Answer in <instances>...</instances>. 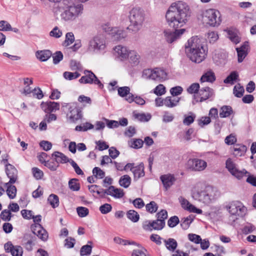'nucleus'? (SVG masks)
<instances>
[{"label":"nucleus","mask_w":256,"mask_h":256,"mask_svg":"<svg viewBox=\"0 0 256 256\" xmlns=\"http://www.w3.org/2000/svg\"><path fill=\"white\" fill-rule=\"evenodd\" d=\"M104 193L116 198H120L124 195L122 189L116 188L114 186H110L107 190H105Z\"/></svg>","instance_id":"obj_21"},{"label":"nucleus","mask_w":256,"mask_h":256,"mask_svg":"<svg viewBox=\"0 0 256 256\" xmlns=\"http://www.w3.org/2000/svg\"><path fill=\"white\" fill-rule=\"evenodd\" d=\"M244 88L240 84H236L234 88V94L236 97L240 98L244 92Z\"/></svg>","instance_id":"obj_48"},{"label":"nucleus","mask_w":256,"mask_h":256,"mask_svg":"<svg viewBox=\"0 0 256 256\" xmlns=\"http://www.w3.org/2000/svg\"><path fill=\"white\" fill-rule=\"evenodd\" d=\"M138 248L133 250L132 256H146V250L143 247L137 244Z\"/></svg>","instance_id":"obj_44"},{"label":"nucleus","mask_w":256,"mask_h":256,"mask_svg":"<svg viewBox=\"0 0 256 256\" xmlns=\"http://www.w3.org/2000/svg\"><path fill=\"white\" fill-rule=\"evenodd\" d=\"M52 156L55 158V160L58 164L59 163H66L70 161L64 154L59 152H54Z\"/></svg>","instance_id":"obj_32"},{"label":"nucleus","mask_w":256,"mask_h":256,"mask_svg":"<svg viewBox=\"0 0 256 256\" xmlns=\"http://www.w3.org/2000/svg\"><path fill=\"white\" fill-rule=\"evenodd\" d=\"M142 76L159 82H162L167 78V74L165 70L158 68L146 69L143 71Z\"/></svg>","instance_id":"obj_9"},{"label":"nucleus","mask_w":256,"mask_h":256,"mask_svg":"<svg viewBox=\"0 0 256 256\" xmlns=\"http://www.w3.org/2000/svg\"><path fill=\"white\" fill-rule=\"evenodd\" d=\"M106 126L110 128H118L119 126H126L128 124V121L126 118H122L119 121L108 120L105 119Z\"/></svg>","instance_id":"obj_22"},{"label":"nucleus","mask_w":256,"mask_h":256,"mask_svg":"<svg viewBox=\"0 0 256 256\" xmlns=\"http://www.w3.org/2000/svg\"><path fill=\"white\" fill-rule=\"evenodd\" d=\"M131 178L128 175H124L122 176L119 180V184L120 186L127 188L130 184Z\"/></svg>","instance_id":"obj_40"},{"label":"nucleus","mask_w":256,"mask_h":256,"mask_svg":"<svg viewBox=\"0 0 256 256\" xmlns=\"http://www.w3.org/2000/svg\"><path fill=\"white\" fill-rule=\"evenodd\" d=\"M144 164L142 163L136 166L133 168L132 173L134 180H138L144 176Z\"/></svg>","instance_id":"obj_29"},{"label":"nucleus","mask_w":256,"mask_h":256,"mask_svg":"<svg viewBox=\"0 0 256 256\" xmlns=\"http://www.w3.org/2000/svg\"><path fill=\"white\" fill-rule=\"evenodd\" d=\"M146 208L148 212L154 213L157 210L158 206L154 202L152 201L146 206Z\"/></svg>","instance_id":"obj_58"},{"label":"nucleus","mask_w":256,"mask_h":256,"mask_svg":"<svg viewBox=\"0 0 256 256\" xmlns=\"http://www.w3.org/2000/svg\"><path fill=\"white\" fill-rule=\"evenodd\" d=\"M85 76L81 77L79 80V82L81 84H94L98 86L100 88H104V84L101 82L98 79L97 76L94 74L90 70H86L84 72Z\"/></svg>","instance_id":"obj_10"},{"label":"nucleus","mask_w":256,"mask_h":256,"mask_svg":"<svg viewBox=\"0 0 256 256\" xmlns=\"http://www.w3.org/2000/svg\"><path fill=\"white\" fill-rule=\"evenodd\" d=\"M92 172L94 176L98 178H102L105 175L104 172L98 167H95L92 170Z\"/></svg>","instance_id":"obj_64"},{"label":"nucleus","mask_w":256,"mask_h":256,"mask_svg":"<svg viewBox=\"0 0 256 256\" xmlns=\"http://www.w3.org/2000/svg\"><path fill=\"white\" fill-rule=\"evenodd\" d=\"M248 42H246L240 48H236L238 53V62H242L246 58L248 54Z\"/></svg>","instance_id":"obj_20"},{"label":"nucleus","mask_w":256,"mask_h":256,"mask_svg":"<svg viewBox=\"0 0 256 256\" xmlns=\"http://www.w3.org/2000/svg\"><path fill=\"white\" fill-rule=\"evenodd\" d=\"M114 241L117 244H121L123 246H126L128 244H134L136 243L134 242H130L126 240H124L120 237H115L114 238Z\"/></svg>","instance_id":"obj_55"},{"label":"nucleus","mask_w":256,"mask_h":256,"mask_svg":"<svg viewBox=\"0 0 256 256\" xmlns=\"http://www.w3.org/2000/svg\"><path fill=\"white\" fill-rule=\"evenodd\" d=\"M212 90L210 88H202L196 94L194 95V98L196 102H202L208 99L212 95Z\"/></svg>","instance_id":"obj_16"},{"label":"nucleus","mask_w":256,"mask_h":256,"mask_svg":"<svg viewBox=\"0 0 256 256\" xmlns=\"http://www.w3.org/2000/svg\"><path fill=\"white\" fill-rule=\"evenodd\" d=\"M159 101H160V102L162 103V104H164V106L172 108L176 106L174 101L172 99L171 96H167L164 99H162L160 98L156 99V104H158Z\"/></svg>","instance_id":"obj_35"},{"label":"nucleus","mask_w":256,"mask_h":256,"mask_svg":"<svg viewBox=\"0 0 256 256\" xmlns=\"http://www.w3.org/2000/svg\"><path fill=\"white\" fill-rule=\"evenodd\" d=\"M134 118L141 122H146L151 118V116L149 113H136L134 115Z\"/></svg>","instance_id":"obj_38"},{"label":"nucleus","mask_w":256,"mask_h":256,"mask_svg":"<svg viewBox=\"0 0 256 256\" xmlns=\"http://www.w3.org/2000/svg\"><path fill=\"white\" fill-rule=\"evenodd\" d=\"M70 115L68 114L67 117L70 122H75L82 118L81 113H70Z\"/></svg>","instance_id":"obj_50"},{"label":"nucleus","mask_w":256,"mask_h":256,"mask_svg":"<svg viewBox=\"0 0 256 256\" xmlns=\"http://www.w3.org/2000/svg\"><path fill=\"white\" fill-rule=\"evenodd\" d=\"M105 48V41L100 36H96L89 42V49L94 51L104 50Z\"/></svg>","instance_id":"obj_13"},{"label":"nucleus","mask_w":256,"mask_h":256,"mask_svg":"<svg viewBox=\"0 0 256 256\" xmlns=\"http://www.w3.org/2000/svg\"><path fill=\"white\" fill-rule=\"evenodd\" d=\"M202 20L211 26H218L222 22L220 12L215 9H208L202 12Z\"/></svg>","instance_id":"obj_6"},{"label":"nucleus","mask_w":256,"mask_h":256,"mask_svg":"<svg viewBox=\"0 0 256 256\" xmlns=\"http://www.w3.org/2000/svg\"><path fill=\"white\" fill-rule=\"evenodd\" d=\"M164 242L166 248L170 252H174L176 248V241L173 238L164 240Z\"/></svg>","instance_id":"obj_43"},{"label":"nucleus","mask_w":256,"mask_h":256,"mask_svg":"<svg viewBox=\"0 0 256 256\" xmlns=\"http://www.w3.org/2000/svg\"><path fill=\"white\" fill-rule=\"evenodd\" d=\"M136 132V130L135 128L132 126H130L125 130L124 134L125 136L130 138L134 136Z\"/></svg>","instance_id":"obj_51"},{"label":"nucleus","mask_w":256,"mask_h":256,"mask_svg":"<svg viewBox=\"0 0 256 256\" xmlns=\"http://www.w3.org/2000/svg\"><path fill=\"white\" fill-rule=\"evenodd\" d=\"M238 75L237 72L234 71L232 72L224 80L225 84H233L234 82L238 78Z\"/></svg>","instance_id":"obj_46"},{"label":"nucleus","mask_w":256,"mask_h":256,"mask_svg":"<svg viewBox=\"0 0 256 256\" xmlns=\"http://www.w3.org/2000/svg\"><path fill=\"white\" fill-rule=\"evenodd\" d=\"M166 92V88L162 84H158L154 90V93L157 96H162Z\"/></svg>","instance_id":"obj_61"},{"label":"nucleus","mask_w":256,"mask_h":256,"mask_svg":"<svg viewBox=\"0 0 256 256\" xmlns=\"http://www.w3.org/2000/svg\"><path fill=\"white\" fill-rule=\"evenodd\" d=\"M186 52L188 57L193 62L200 63L206 58L207 48L202 40L198 36L190 38L185 46Z\"/></svg>","instance_id":"obj_2"},{"label":"nucleus","mask_w":256,"mask_h":256,"mask_svg":"<svg viewBox=\"0 0 256 256\" xmlns=\"http://www.w3.org/2000/svg\"><path fill=\"white\" fill-rule=\"evenodd\" d=\"M80 74L78 72H65L63 74L64 78L68 80H72L78 78Z\"/></svg>","instance_id":"obj_49"},{"label":"nucleus","mask_w":256,"mask_h":256,"mask_svg":"<svg viewBox=\"0 0 256 256\" xmlns=\"http://www.w3.org/2000/svg\"><path fill=\"white\" fill-rule=\"evenodd\" d=\"M31 229L32 232L43 241H46L48 238V233L45 229L39 224H34L32 225Z\"/></svg>","instance_id":"obj_14"},{"label":"nucleus","mask_w":256,"mask_h":256,"mask_svg":"<svg viewBox=\"0 0 256 256\" xmlns=\"http://www.w3.org/2000/svg\"><path fill=\"white\" fill-rule=\"evenodd\" d=\"M63 54L60 51H56L52 56L53 63L54 64H58L63 59Z\"/></svg>","instance_id":"obj_56"},{"label":"nucleus","mask_w":256,"mask_h":256,"mask_svg":"<svg viewBox=\"0 0 256 256\" xmlns=\"http://www.w3.org/2000/svg\"><path fill=\"white\" fill-rule=\"evenodd\" d=\"M227 210L230 214V220L235 222L238 218L244 216L247 212V208L244 204L238 201L233 202L226 206Z\"/></svg>","instance_id":"obj_5"},{"label":"nucleus","mask_w":256,"mask_h":256,"mask_svg":"<svg viewBox=\"0 0 256 256\" xmlns=\"http://www.w3.org/2000/svg\"><path fill=\"white\" fill-rule=\"evenodd\" d=\"M160 179L166 190L172 186L174 182V176L170 174L162 175Z\"/></svg>","instance_id":"obj_24"},{"label":"nucleus","mask_w":256,"mask_h":256,"mask_svg":"<svg viewBox=\"0 0 256 256\" xmlns=\"http://www.w3.org/2000/svg\"><path fill=\"white\" fill-rule=\"evenodd\" d=\"M11 25L6 20L0 21V31H10Z\"/></svg>","instance_id":"obj_63"},{"label":"nucleus","mask_w":256,"mask_h":256,"mask_svg":"<svg viewBox=\"0 0 256 256\" xmlns=\"http://www.w3.org/2000/svg\"><path fill=\"white\" fill-rule=\"evenodd\" d=\"M192 198L204 206H208L212 203L218 196V191L214 187L206 186L201 181L192 186L190 189Z\"/></svg>","instance_id":"obj_1"},{"label":"nucleus","mask_w":256,"mask_h":256,"mask_svg":"<svg viewBox=\"0 0 256 256\" xmlns=\"http://www.w3.org/2000/svg\"><path fill=\"white\" fill-rule=\"evenodd\" d=\"M48 200L52 208H55L58 206L59 199L56 195L51 194L48 196Z\"/></svg>","instance_id":"obj_42"},{"label":"nucleus","mask_w":256,"mask_h":256,"mask_svg":"<svg viewBox=\"0 0 256 256\" xmlns=\"http://www.w3.org/2000/svg\"><path fill=\"white\" fill-rule=\"evenodd\" d=\"M153 230H160L163 228L165 226V222L162 220L157 219L156 220L152 221Z\"/></svg>","instance_id":"obj_47"},{"label":"nucleus","mask_w":256,"mask_h":256,"mask_svg":"<svg viewBox=\"0 0 256 256\" xmlns=\"http://www.w3.org/2000/svg\"><path fill=\"white\" fill-rule=\"evenodd\" d=\"M227 33L228 38L234 43L236 44L240 42V38L238 31L228 30L227 31Z\"/></svg>","instance_id":"obj_33"},{"label":"nucleus","mask_w":256,"mask_h":256,"mask_svg":"<svg viewBox=\"0 0 256 256\" xmlns=\"http://www.w3.org/2000/svg\"><path fill=\"white\" fill-rule=\"evenodd\" d=\"M187 166L192 171L202 172L207 167V162L202 159L190 158L187 162Z\"/></svg>","instance_id":"obj_11"},{"label":"nucleus","mask_w":256,"mask_h":256,"mask_svg":"<svg viewBox=\"0 0 256 256\" xmlns=\"http://www.w3.org/2000/svg\"><path fill=\"white\" fill-rule=\"evenodd\" d=\"M69 188L74 191L78 190L80 189V184L76 179H72L68 182Z\"/></svg>","instance_id":"obj_59"},{"label":"nucleus","mask_w":256,"mask_h":256,"mask_svg":"<svg viewBox=\"0 0 256 256\" xmlns=\"http://www.w3.org/2000/svg\"><path fill=\"white\" fill-rule=\"evenodd\" d=\"M226 168L229 172L234 176L238 179L242 178L247 173V171L245 170H239L236 166L235 164L232 161L230 158H228L226 161Z\"/></svg>","instance_id":"obj_12"},{"label":"nucleus","mask_w":256,"mask_h":256,"mask_svg":"<svg viewBox=\"0 0 256 256\" xmlns=\"http://www.w3.org/2000/svg\"><path fill=\"white\" fill-rule=\"evenodd\" d=\"M114 50L117 54L118 56H119L122 60L126 59L128 58L129 52L126 47L123 46L121 45H118L114 48Z\"/></svg>","instance_id":"obj_27"},{"label":"nucleus","mask_w":256,"mask_h":256,"mask_svg":"<svg viewBox=\"0 0 256 256\" xmlns=\"http://www.w3.org/2000/svg\"><path fill=\"white\" fill-rule=\"evenodd\" d=\"M190 16L188 6L182 2L177 3V26L185 24Z\"/></svg>","instance_id":"obj_8"},{"label":"nucleus","mask_w":256,"mask_h":256,"mask_svg":"<svg viewBox=\"0 0 256 256\" xmlns=\"http://www.w3.org/2000/svg\"><path fill=\"white\" fill-rule=\"evenodd\" d=\"M128 58H129L130 62L133 66H136L140 62V56L135 51L129 52Z\"/></svg>","instance_id":"obj_37"},{"label":"nucleus","mask_w":256,"mask_h":256,"mask_svg":"<svg viewBox=\"0 0 256 256\" xmlns=\"http://www.w3.org/2000/svg\"><path fill=\"white\" fill-rule=\"evenodd\" d=\"M208 40L210 43L216 42L218 38V34L214 32H209L206 36Z\"/></svg>","instance_id":"obj_53"},{"label":"nucleus","mask_w":256,"mask_h":256,"mask_svg":"<svg viewBox=\"0 0 256 256\" xmlns=\"http://www.w3.org/2000/svg\"><path fill=\"white\" fill-rule=\"evenodd\" d=\"M246 146L242 144H236L233 148V154L236 156H241L244 154L246 151Z\"/></svg>","instance_id":"obj_31"},{"label":"nucleus","mask_w":256,"mask_h":256,"mask_svg":"<svg viewBox=\"0 0 256 256\" xmlns=\"http://www.w3.org/2000/svg\"><path fill=\"white\" fill-rule=\"evenodd\" d=\"M6 172L7 176L10 178V182H15L18 178V170L12 164H6Z\"/></svg>","instance_id":"obj_19"},{"label":"nucleus","mask_w":256,"mask_h":256,"mask_svg":"<svg viewBox=\"0 0 256 256\" xmlns=\"http://www.w3.org/2000/svg\"><path fill=\"white\" fill-rule=\"evenodd\" d=\"M33 176L36 180L41 179L43 176L44 173L42 170L37 168H33L32 170Z\"/></svg>","instance_id":"obj_60"},{"label":"nucleus","mask_w":256,"mask_h":256,"mask_svg":"<svg viewBox=\"0 0 256 256\" xmlns=\"http://www.w3.org/2000/svg\"><path fill=\"white\" fill-rule=\"evenodd\" d=\"M40 107L44 112H52L53 111L58 110L60 109V104L57 102L48 101L46 102H42L40 104Z\"/></svg>","instance_id":"obj_18"},{"label":"nucleus","mask_w":256,"mask_h":256,"mask_svg":"<svg viewBox=\"0 0 256 256\" xmlns=\"http://www.w3.org/2000/svg\"><path fill=\"white\" fill-rule=\"evenodd\" d=\"M126 100L129 103L134 102L136 104L143 105L145 104V100L140 96H134V94H130V96L126 98Z\"/></svg>","instance_id":"obj_36"},{"label":"nucleus","mask_w":256,"mask_h":256,"mask_svg":"<svg viewBox=\"0 0 256 256\" xmlns=\"http://www.w3.org/2000/svg\"><path fill=\"white\" fill-rule=\"evenodd\" d=\"M74 42V36L73 32H68L66 34L64 44L66 46H70Z\"/></svg>","instance_id":"obj_57"},{"label":"nucleus","mask_w":256,"mask_h":256,"mask_svg":"<svg viewBox=\"0 0 256 256\" xmlns=\"http://www.w3.org/2000/svg\"><path fill=\"white\" fill-rule=\"evenodd\" d=\"M76 212L80 217L84 218L86 216L89 214V210L88 208L79 206L76 208Z\"/></svg>","instance_id":"obj_54"},{"label":"nucleus","mask_w":256,"mask_h":256,"mask_svg":"<svg viewBox=\"0 0 256 256\" xmlns=\"http://www.w3.org/2000/svg\"><path fill=\"white\" fill-rule=\"evenodd\" d=\"M77 102L62 103V110L66 112H82L81 108L78 106Z\"/></svg>","instance_id":"obj_23"},{"label":"nucleus","mask_w":256,"mask_h":256,"mask_svg":"<svg viewBox=\"0 0 256 256\" xmlns=\"http://www.w3.org/2000/svg\"><path fill=\"white\" fill-rule=\"evenodd\" d=\"M127 218L134 222H136L140 219L138 214L134 210H129L126 213Z\"/></svg>","instance_id":"obj_39"},{"label":"nucleus","mask_w":256,"mask_h":256,"mask_svg":"<svg viewBox=\"0 0 256 256\" xmlns=\"http://www.w3.org/2000/svg\"><path fill=\"white\" fill-rule=\"evenodd\" d=\"M176 2L172 3L167 10L166 18L170 26L172 27V30H166L164 31V34L166 40L168 43H172L176 40V28L175 22L176 21Z\"/></svg>","instance_id":"obj_3"},{"label":"nucleus","mask_w":256,"mask_h":256,"mask_svg":"<svg viewBox=\"0 0 256 256\" xmlns=\"http://www.w3.org/2000/svg\"><path fill=\"white\" fill-rule=\"evenodd\" d=\"M14 183L8 182L4 184V186L7 188L6 190L7 195L10 199H14L16 196L17 191L16 187L12 184Z\"/></svg>","instance_id":"obj_30"},{"label":"nucleus","mask_w":256,"mask_h":256,"mask_svg":"<svg viewBox=\"0 0 256 256\" xmlns=\"http://www.w3.org/2000/svg\"><path fill=\"white\" fill-rule=\"evenodd\" d=\"M4 250L7 252H10L12 256H22V248L19 246H14L12 242H8L4 246Z\"/></svg>","instance_id":"obj_17"},{"label":"nucleus","mask_w":256,"mask_h":256,"mask_svg":"<svg viewBox=\"0 0 256 256\" xmlns=\"http://www.w3.org/2000/svg\"><path fill=\"white\" fill-rule=\"evenodd\" d=\"M143 144L144 141L140 138H132L128 141V146L134 149L141 148Z\"/></svg>","instance_id":"obj_34"},{"label":"nucleus","mask_w":256,"mask_h":256,"mask_svg":"<svg viewBox=\"0 0 256 256\" xmlns=\"http://www.w3.org/2000/svg\"><path fill=\"white\" fill-rule=\"evenodd\" d=\"M128 17L130 24L128 29L138 32L142 28L144 20V11L139 7L134 8L130 12Z\"/></svg>","instance_id":"obj_4"},{"label":"nucleus","mask_w":256,"mask_h":256,"mask_svg":"<svg viewBox=\"0 0 256 256\" xmlns=\"http://www.w3.org/2000/svg\"><path fill=\"white\" fill-rule=\"evenodd\" d=\"M83 5L81 4L68 8L60 14V18L64 22H72L75 20L82 12Z\"/></svg>","instance_id":"obj_7"},{"label":"nucleus","mask_w":256,"mask_h":256,"mask_svg":"<svg viewBox=\"0 0 256 256\" xmlns=\"http://www.w3.org/2000/svg\"><path fill=\"white\" fill-rule=\"evenodd\" d=\"M58 2H60V8H62L64 10L68 8L76 6L70 0H60Z\"/></svg>","instance_id":"obj_52"},{"label":"nucleus","mask_w":256,"mask_h":256,"mask_svg":"<svg viewBox=\"0 0 256 256\" xmlns=\"http://www.w3.org/2000/svg\"><path fill=\"white\" fill-rule=\"evenodd\" d=\"M194 216L192 215H190L184 218L180 226L184 230H186L190 226V224L194 220Z\"/></svg>","instance_id":"obj_45"},{"label":"nucleus","mask_w":256,"mask_h":256,"mask_svg":"<svg viewBox=\"0 0 256 256\" xmlns=\"http://www.w3.org/2000/svg\"><path fill=\"white\" fill-rule=\"evenodd\" d=\"M112 30L111 37L113 40H120L126 36V32L122 30L114 28Z\"/></svg>","instance_id":"obj_26"},{"label":"nucleus","mask_w":256,"mask_h":256,"mask_svg":"<svg viewBox=\"0 0 256 256\" xmlns=\"http://www.w3.org/2000/svg\"><path fill=\"white\" fill-rule=\"evenodd\" d=\"M118 94L121 97H125V98L130 96V94H132L130 93V88L128 86H122L120 87L118 89Z\"/></svg>","instance_id":"obj_41"},{"label":"nucleus","mask_w":256,"mask_h":256,"mask_svg":"<svg viewBox=\"0 0 256 256\" xmlns=\"http://www.w3.org/2000/svg\"><path fill=\"white\" fill-rule=\"evenodd\" d=\"M52 56V52L50 50H38L36 52V56L41 62H46Z\"/></svg>","instance_id":"obj_25"},{"label":"nucleus","mask_w":256,"mask_h":256,"mask_svg":"<svg viewBox=\"0 0 256 256\" xmlns=\"http://www.w3.org/2000/svg\"><path fill=\"white\" fill-rule=\"evenodd\" d=\"M181 206L184 210L188 211L190 212L201 214L202 212V210L197 208L194 205L190 204L187 200L182 196L178 198Z\"/></svg>","instance_id":"obj_15"},{"label":"nucleus","mask_w":256,"mask_h":256,"mask_svg":"<svg viewBox=\"0 0 256 256\" xmlns=\"http://www.w3.org/2000/svg\"><path fill=\"white\" fill-rule=\"evenodd\" d=\"M100 211L102 214H106L112 210V206L110 204H105L102 205L99 208Z\"/></svg>","instance_id":"obj_62"},{"label":"nucleus","mask_w":256,"mask_h":256,"mask_svg":"<svg viewBox=\"0 0 256 256\" xmlns=\"http://www.w3.org/2000/svg\"><path fill=\"white\" fill-rule=\"evenodd\" d=\"M216 80V76L214 72L209 70L205 72L200 78L201 82H213Z\"/></svg>","instance_id":"obj_28"}]
</instances>
